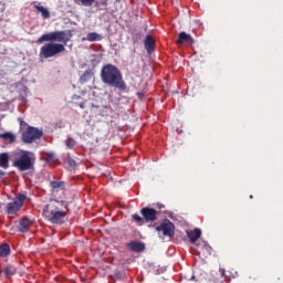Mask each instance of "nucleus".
<instances>
[{"instance_id":"obj_22","label":"nucleus","mask_w":283,"mask_h":283,"mask_svg":"<svg viewBox=\"0 0 283 283\" xmlns=\"http://www.w3.org/2000/svg\"><path fill=\"white\" fill-rule=\"evenodd\" d=\"M11 250L9 244L0 245V258H6L10 254Z\"/></svg>"},{"instance_id":"obj_9","label":"nucleus","mask_w":283,"mask_h":283,"mask_svg":"<svg viewBox=\"0 0 283 283\" xmlns=\"http://www.w3.org/2000/svg\"><path fill=\"white\" fill-rule=\"evenodd\" d=\"M176 44L178 45L186 44L188 46H192L195 44V40L191 36V34L182 31L179 33Z\"/></svg>"},{"instance_id":"obj_17","label":"nucleus","mask_w":283,"mask_h":283,"mask_svg":"<svg viewBox=\"0 0 283 283\" xmlns=\"http://www.w3.org/2000/svg\"><path fill=\"white\" fill-rule=\"evenodd\" d=\"M202 232L200 229H195L193 231H188L187 235L192 244H196L197 240L200 239Z\"/></svg>"},{"instance_id":"obj_28","label":"nucleus","mask_w":283,"mask_h":283,"mask_svg":"<svg viewBox=\"0 0 283 283\" xmlns=\"http://www.w3.org/2000/svg\"><path fill=\"white\" fill-rule=\"evenodd\" d=\"M69 165H70V167H75L76 166V161H74V159H69Z\"/></svg>"},{"instance_id":"obj_16","label":"nucleus","mask_w":283,"mask_h":283,"mask_svg":"<svg viewBox=\"0 0 283 283\" xmlns=\"http://www.w3.org/2000/svg\"><path fill=\"white\" fill-rule=\"evenodd\" d=\"M127 248L133 252H143L145 250V244L137 241H132L127 244Z\"/></svg>"},{"instance_id":"obj_6","label":"nucleus","mask_w":283,"mask_h":283,"mask_svg":"<svg viewBox=\"0 0 283 283\" xmlns=\"http://www.w3.org/2000/svg\"><path fill=\"white\" fill-rule=\"evenodd\" d=\"M42 136V130H39V128H34L33 126H28L27 130L22 133L21 140L25 144H32L34 140L40 139Z\"/></svg>"},{"instance_id":"obj_21","label":"nucleus","mask_w":283,"mask_h":283,"mask_svg":"<svg viewBox=\"0 0 283 283\" xmlns=\"http://www.w3.org/2000/svg\"><path fill=\"white\" fill-rule=\"evenodd\" d=\"M34 9H35L38 12L42 13V18H43V19H49V18H50V12H49V10L45 9L43 6L35 4V6H34Z\"/></svg>"},{"instance_id":"obj_19","label":"nucleus","mask_w":283,"mask_h":283,"mask_svg":"<svg viewBox=\"0 0 283 283\" xmlns=\"http://www.w3.org/2000/svg\"><path fill=\"white\" fill-rule=\"evenodd\" d=\"M0 167L3 169H8L9 167V155L8 153L0 154Z\"/></svg>"},{"instance_id":"obj_4","label":"nucleus","mask_w":283,"mask_h":283,"mask_svg":"<svg viewBox=\"0 0 283 283\" xmlns=\"http://www.w3.org/2000/svg\"><path fill=\"white\" fill-rule=\"evenodd\" d=\"M101 78L102 82L109 87L120 91H125L127 88L126 82L123 80L122 72L112 63L103 65L101 70Z\"/></svg>"},{"instance_id":"obj_2","label":"nucleus","mask_w":283,"mask_h":283,"mask_svg":"<svg viewBox=\"0 0 283 283\" xmlns=\"http://www.w3.org/2000/svg\"><path fill=\"white\" fill-rule=\"evenodd\" d=\"M69 213V202L53 200L43 208L42 216L51 224L62 226L65 223Z\"/></svg>"},{"instance_id":"obj_10","label":"nucleus","mask_w":283,"mask_h":283,"mask_svg":"<svg viewBox=\"0 0 283 283\" xmlns=\"http://www.w3.org/2000/svg\"><path fill=\"white\" fill-rule=\"evenodd\" d=\"M198 247V255L201 258V259H208L211 253H212V248L206 243V242H201L199 244H197Z\"/></svg>"},{"instance_id":"obj_8","label":"nucleus","mask_w":283,"mask_h":283,"mask_svg":"<svg viewBox=\"0 0 283 283\" xmlns=\"http://www.w3.org/2000/svg\"><path fill=\"white\" fill-rule=\"evenodd\" d=\"M158 232H163L165 237H175V224L168 219L164 220L159 227L156 228Z\"/></svg>"},{"instance_id":"obj_11","label":"nucleus","mask_w":283,"mask_h":283,"mask_svg":"<svg viewBox=\"0 0 283 283\" xmlns=\"http://www.w3.org/2000/svg\"><path fill=\"white\" fill-rule=\"evenodd\" d=\"M140 213L143 214L144 219L147 222H154L157 220L158 212L155 209L151 208H143L140 210Z\"/></svg>"},{"instance_id":"obj_27","label":"nucleus","mask_w":283,"mask_h":283,"mask_svg":"<svg viewBox=\"0 0 283 283\" xmlns=\"http://www.w3.org/2000/svg\"><path fill=\"white\" fill-rule=\"evenodd\" d=\"M18 120L21 127L27 126V122H24L23 118L19 117Z\"/></svg>"},{"instance_id":"obj_14","label":"nucleus","mask_w":283,"mask_h":283,"mask_svg":"<svg viewBox=\"0 0 283 283\" xmlns=\"http://www.w3.org/2000/svg\"><path fill=\"white\" fill-rule=\"evenodd\" d=\"M51 193L55 195L65 190V181H50Z\"/></svg>"},{"instance_id":"obj_24","label":"nucleus","mask_w":283,"mask_h":283,"mask_svg":"<svg viewBox=\"0 0 283 283\" xmlns=\"http://www.w3.org/2000/svg\"><path fill=\"white\" fill-rule=\"evenodd\" d=\"M15 272H17V270H15V268L12 266V265L7 266V268L4 269V271H3V273H4V275H6L7 277H10V276L14 275Z\"/></svg>"},{"instance_id":"obj_26","label":"nucleus","mask_w":283,"mask_h":283,"mask_svg":"<svg viewBox=\"0 0 283 283\" xmlns=\"http://www.w3.org/2000/svg\"><path fill=\"white\" fill-rule=\"evenodd\" d=\"M133 219L137 222V223H142L143 219L138 216V214H134Z\"/></svg>"},{"instance_id":"obj_15","label":"nucleus","mask_w":283,"mask_h":283,"mask_svg":"<svg viewBox=\"0 0 283 283\" xmlns=\"http://www.w3.org/2000/svg\"><path fill=\"white\" fill-rule=\"evenodd\" d=\"M144 45L145 49L147 50V53L153 54L155 51L156 41L150 34H147Z\"/></svg>"},{"instance_id":"obj_29","label":"nucleus","mask_w":283,"mask_h":283,"mask_svg":"<svg viewBox=\"0 0 283 283\" xmlns=\"http://www.w3.org/2000/svg\"><path fill=\"white\" fill-rule=\"evenodd\" d=\"M220 274H221L223 277H227V274H226V270H224V269H220Z\"/></svg>"},{"instance_id":"obj_3","label":"nucleus","mask_w":283,"mask_h":283,"mask_svg":"<svg viewBox=\"0 0 283 283\" xmlns=\"http://www.w3.org/2000/svg\"><path fill=\"white\" fill-rule=\"evenodd\" d=\"M69 213V202L53 200L43 208L42 216L51 224L62 226L65 223Z\"/></svg>"},{"instance_id":"obj_1","label":"nucleus","mask_w":283,"mask_h":283,"mask_svg":"<svg viewBox=\"0 0 283 283\" xmlns=\"http://www.w3.org/2000/svg\"><path fill=\"white\" fill-rule=\"evenodd\" d=\"M71 32L67 35L66 31L61 30V31H53L49 33L42 34L38 40V44H42L44 42V45L41 46L40 49V59L42 60H48L57 56L61 53L65 52V45L67 42L71 40Z\"/></svg>"},{"instance_id":"obj_30","label":"nucleus","mask_w":283,"mask_h":283,"mask_svg":"<svg viewBox=\"0 0 283 283\" xmlns=\"http://www.w3.org/2000/svg\"><path fill=\"white\" fill-rule=\"evenodd\" d=\"M6 175L4 170H0V178H2Z\"/></svg>"},{"instance_id":"obj_7","label":"nucleus","mask_w":283,"mask_h":283,"mask_svg":"<svg viewBox=\"0 0 283 283\" xmlns=\"http://www.w3.org/2000/svg\"><path fill=\"white\" fill-rule=\"evenodd\" d=\"M25 199L27 197L24 195L17 196L12 202L7 205L8 214L10 216L17 214L23 207Z\"/></svg>"},{"instance_id":"obj_5","label":"nucleus","mask_w":283,"mask_h":283,"mask_svg":"<svg viewBox=\"0 0 283 283\" xmlns=\"http://www.w3.org/2000/svg\"><path fill=\"white\" fill-rule=\"evenodd\" d=\"M35 159L32 153L23 150L20 157H17L13 161V167L19 169V171H28L33 169Z\"/></svg>"},{"instance_id":"obj_20","label":"nucleus","mask_w":283,"mask_h":283,"mask_svg":"<svg viewBox=\"0 0 283 283\" xmlns=\"http://www.w3.org/2000/svg\"><path fill=\"white\" fill-rule=\"evenodd\" d=\"M0 138H2L6 142H9V144L15 143V135H13V133H1Z\"/></svg>"},{"instance_id":"obj_25","label":"nucleus","mask_w":283,"mask_h":283,"mask_svg":"<svg viewBox=\"0 0 283 283\" xmlns=\"http://www.w3.org/2000/svg\"><path fill=\"white\" fill-rule=\"evenodd\" d=\"M65 145L69 149H73L76 145L75 139H72V137H69V139H66Z\"/></svg>"},{"instance_id":"obj_12","label":"nucleus","mask_w":283,"mask_h":283,"mask_svg":"<svg viewBox=\"0 0 283 283\" xmlns=\"http://www.w3.org/2000/svg\"><path fill=\"white\" fill-rule=\"evenodd\" d=\"M75 3L81 4L83 7H92L95 3L96 8L101 6H107L106 0H75Z\"/></svg>"},{"instance_id":"obj_13","label":"nucleus","mask_w":283,"mask_h":283,"mask_svg":"<svg viewBox=\"0 0 283 283\" xmlns=\"http://www.w3.org/2000/svg\"><path fill=\"white\" fill-rule=\"evenodd\" d=\"M33 224L29 218L24 217L19 221L18 230L21 233H27L30 230V227Z\"/></svg>"},{"instance_id":"obj_23","label":"nucleus","mask_w":283,"mask_h":283,"mask_svg":"<svg viewBox=\"0 0 283 283\" xmlns=\"http://www.w3.org/2000/svg\"><path fill=\"white\" fill-rule=\"evenodd\" d=\"M92 76H93V72L91 70H86L84 72V74L81 76L80 81H81V83H85V82L90 81L92 78Z\"/></svg>"},{"instance_id":"obj_18","label":"nucleus","mask_w":283,"mask_h":283,"mask_svg":"<svg viewBox=\"0 0 283 283\" xmlns=\"http://www.w3.org/2000/svg\"><path fill=\"white\" fill-rule=\"evenodd\" d=\"M102 39L103 36L97 32H90L86 38H83V41L99 42Z\"/></svg>"}]
</instances>
